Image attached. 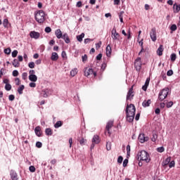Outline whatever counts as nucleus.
Segmentation results:
<instances>
[{
  "mask_svg": "<svg viewBox=\"0 0 180 180\" xmlns=\"http://www.w3.org/2000/svg\"><path fill=\"white\" fill-rule=\"evenodd\" d=\"M127 120L129 123H131L134 120V116L136 115V107L133 104H130L127 106L126 108Z\"/></svg>",
  "mask_w": 180,
  "mask_h": 180,
  "instance_id": "f257e3e1",
  "label": "nucleus"
},
{
  "mask_svg": "<svg viewBox=\"0 0 180 180\" xmlns=\"http://www.w3.org/2000/svg\"><path fill=\"white\" fill-rule=\"evenodd\" d=\"M138 160L141 161H145V162H150V155L146 150H141L137 154Z\"/></svg>",
  "mask_w": 180,
  "mask_h": 180,
  "instance_id": "f03ea898",
  "label": "nucleus"
},
{
  "mask_svg": "<svg viewBox=\"0 0 180 180\" xmlns=\"http://www.w3.org/2000/svg\"><path fill=\"white\" fill-rule=\"evenodd\" d=\"M35 20L38 23H44V20H46V13L42 10L37 11L34 14Z\"/></svg>",
  "mask_w": 180,
  "mask_h": 180,
  "instance_id": "7ed1b4c3",
  "label": "nucleus"
},
{
  "mask_svg": "<svg viewBox=\"0 0 180 180\" xmlns=\"http://www.w3.org/2000/svg\"><path fill=\"white\" fill-rule=\"evenodd\" d=\"M168 94H169V89L168 87H166L163 89H162L158 96V99L160 101V102H162L164 99H167V96H168Z\"/></svg>",
  "mask_w": 180,
  "mask_h": 180,
  "instance_id": "20e7f679",
  "label": "nucleus"
},
{
  "mask_svg": "<svg viewBox=\"0 0 180 180\" xmlns=\"http://www.w3.org/2000/svg\"><path fill=\"white\" fill-rule=\"evenodd\" d=\"M111 37L114 43L120 40V34L116 30V27H114L111 31Z\"/></svg>",
  "mask_w": 180,
  "mask_h": 180,
  "instance_id": "39448f33",
  "label": "nucleus"
},
{
  "mask_svg": "<svg viewBox=\"0 0 180 180\" xmlns=\"http://www.w3.org/2000/svg\"><path fill=\"white\" fill-rule=\"evenodd\" d=\"M142 65H143V63L141 62V58H136L134 63V67L136 71H140V70H141Z\"/></svg>",
  "mask_w": 180,
  "mask_h": 180,
  "instance_id": "423d86ee",
  "label": "nucleus"
},
{
  "mask_svg": "<svg viewBox=\"0 0 180 180\" xmlns=\"http://www.w3.org/2000/svg\"><path fill=\"white\" fill-rule=\"evenodd\" d=\"M150 36L152 41H157V31L155 30V27H153L151 29V31L150 32Z\"/></svg>",
  "mask_w": 180,
  "mask_h": 180,
  "instance_id": "0eeeda50",
  "label": "nucleus"
},
{
  "mask_svg": "<svg viewBox=\"0 0 180 180\" xmlns=\"http://www.w3.org/2000/svg\"><path fill=\"white\" fill-rule=\"evenodd\" d=\"M139 141L140 143H145V141H148V137L144 136V134H140L139 136Z\"/></svg>",
  "mask_w": 180,
  "mask_h": 180,
  "instance_id": "6e6552de",
  "label": "nucleus"
},
{
  "mask_svg": "<svg viewBox=\"0 0 180 180\" xmlns=\"http://www.w3.org/2000/svg\"><path fill=\"white\" fill-rule=\"evenodd\" d=\"M30 36L32 39H35L36 40L40 37V33L36 32V31H32L30 33Z\"/></svg>",
  "mask_w": 180,
  "mask_h": 180,
  "instance_id": "1a4fd4ad",
  "label": "nucleus"
},
{
  "mask_svg": "<svg viewBox=\"0 0 180 180\" xmlns=\"http://www.w3.org/2000/svg\"><path fill=\"white\" fill-rule=\"evenodd\" d=\"M92 74H94V70H92V68H86L84 69L85 77H89V75H92Z\"/></svg>",
  "mask_w": 180,
  "mask_h": 180,
  "instance_id": "9d476101",
  "label": "nucleus"
},
{
  "mask_svg": "<svg viewBox=\"0 0 180 180\" xmlns=\"http://www.w3.org/2000/svg\"><path fill=\"white\" fill-rule=\"evenodd\" d=\"M134 96V94H133V86L129 89L127 95V101H129V99H131Z\"/></svg>",
  "mask_w": 180,
  "mask_h": 180,
  "instance_id": "9b49d317",
  "label": "nucleus"
},
{
  "mask_svg": "<svg viewBox=\"0 0 180 180\" xmlns=\"http://www.w3.org/2000/svg\"><path fill=\"white\" fill-rule=\"evenodd\" d=\"M113 127V121H110L107 123L106 130L108 131V134L110 135V129Z\"/></svg>",
  "mask_w": 180,
  "mask_h": 180,
  "instance_id": "f8f14e48",
  "label": "nucleus"
},
{
  "mask_svg": "<svg viewBox=\"0 0 180 180\" xmlns=\"http://www.w3.org/2000/svg\"><path fill=\"white\" fill-rule=\"evenodd\" d=\"M34 133L37 137H41V129L40 128L39 126L37 127L34 129Z\"/></svg>",
  "mask_w": 180,
  "mask_h": 180,
  "instance_id": "ddd939ff",
  "label": "nucleus"
},
{
  "mask_svg": "<svg viewBox=\"0 0 180 180\" xmlns=\"http://www.w3.org/2000/svg\"><path fill=\"white\" fill-rule=\"evenodd\" d=\"M151 105V100H144L142 103L143 108H148Z\"/></svg>",
  "mask_w": 180,
  "mask_h": 180,
  "instance_id": "4468645a",
  "label": "nucleus"
},
{
  "mask_svg": "<svg viewBox=\"0 0 180 180\" xmlns=\"http://www.w3.org/2000/svg\"><path fill=\"white\" fill-rule=\"evenodd\" d=\"M92 143L94 144H99L101 143V139H99V136L94 135L92 139Z\"/></svg>",
  "mask_w": 180,
  "mask_h": 180,
  "instance_id": "2eb2a0df",
  "label": "nucleus"
},
{
  "mask_svg": "<svg viewBox=\"0 0 180 180\" xmlns=\"http://www.w3.org/2000/svg\"><path fill=\"white\" fill-rule=\"evenodd\" d=\"M10 175H11V178L12 180H18L19 179L18 178V173L15 172V171H11Z\"/></svg>",
  "mask_w": 180,
  "mask_h": 180,
  "instance_id": "dca6fc26",
  "label": "nucleus"
},
{
  "mask_svg": "<svg viewBox=\"0 0 180 180\" xmlns=\"http://www.w3.org/2000/svg\"><path fill=\"white\" fill-rule=\"evenodd\" d=\"M55 34L57 37V39H61L63 37V32H61V30L58 29L55 31Z\"/></svg>",
  "mask_w": 180,
  "mask_h": 180,
  "instance_id": "f3484780",
  "label": "nucleus"
},
{
  "mask_svg": "<svg viewBox=\"0 0 180 180\" xmlns=\"http://www.w3.org/2000/svg\"><path fill=\"white\" fill-rule=\"evenodd\" d=\"M28 78L31 82H36L37 81V76L36 75H30Z\"/></svg>",
  "mask_w": 180,
  "mask_h": 180,
  "instance_id": "a211bd4d",
  "label": "nucleus"
},
{
  "mask_svg": "<svg viewBox=\"0 0 180 180\" xmlns=\"http://www.w3.org/2000/svg\"><path fill=\"white\" fill-rule=\"evenodd\" d=\"M51 60L52 61H57L58 60V53H57L56 52L52 53Z\"/></svg>",
  "mask_w": 180,
  "mask_h": 180,
  "instance_id": "6ab92c4d",
  "label": "nucleus"
},
{
  "mask_svg": "<svg viewBox=\"0 0 180 180\" xmlns=\"http://www.w3.org/2000/svg\"><path fill=\"white\" fill-rule=\"evenodd\" d=\"M111 54H112V47H110V45H108L106 47V56L107 57H110Z\"/></svg>",
  "mask_w": 180,
  "mask_h": 180,
  "instance_id": "aec40b11",
  "label": "nucleus"
},
{
  "mask_svg": "<svg viewBox=\"0 0 180 180\" xmlns=\"http://www.w3.org/2000/svg\"><path fill=\"white\" fill-rule=\"evenodd\" d=\"M61 39L65 40V43H67V44H68V43H70V38L68 37V33H65L63 35H62Z\"/></svg>",
  "mask_w": 180,
  "mask_h": 180,
  "instance_id": "412c9836",
  "label": "nucleus"
},
{
  "mask_svg": "<svg viewBox=\"0 0 180 180\" xmlns=\"http://www.w3.org/2000/svg\"><path fill=\"white\" fill-rule=\"evenodd\" d=\"M173 10L174 13H178V12L180 11V5L174 4L173 6Z\"/></svg>",
  "mask_w": 180,
  "mask_h": 180,
  "instance_id": "4be33fe9",
  "label": "nucleus"
},
{
  "mask_svg": "<svg viewBox=\"0 0 180 180\" xmlns=\"http://www.w3.org/2000/svg\"><path fill=\"white\" fill-rule=\"evenodd\" d=\"M162 51H164V48H163L162 45H160L159 48L157 50L158 56H162Z\"/></svg>",
  "mask_w": 180,
  "mask_h": 180,
  "instance_id": "5701e85b",
  "label": "nucleus"
},
{
  "mask_svg": "<svg viewBox=\"0 0 180 180\" xmlns=\"http://www.w3.org/2000/svg\"><path fill=\"white\" fill-rule=\"evenodd\" d=\"M169 162H171V158H166L165 160H164L162 163V165H163V167H165V165H168V164H169Z\"/></svg>",
  "mask_w": 180,
  "mask_h": 180,
  "instance_id": "b1692460",
  "label": "nucleus"
},
{
  "mask_svg": "<svg viewBox=\"0 0 180 180\" xmlns=\"http://www.w3.org/2000/svg\"><path fill=\"white\" fill-rule=\"evenodd\" d=\"M84 37H85V34L82 33L80 35H77L76 38L78 41L81 42L82 41V39H84Z\"/></svg>",
  "mask_w": 180,
  "mask_h": 180,
  "instance_id": "393cba45",
  "label": "nucleus"
},
{
  "mask_svg": "<svg viewBox=\"0 0 180 180\" xmlns=\"http://www.w3.org/2000/svg\"><path fill=\"white\" fill-rule=\"evenodd\" d=\"M76 74H78V69L74 68L70 71L71 77H75Z\"/></svg>",
  "mask_w": 180,
  "mask_h": 180,
  "instance_id": "a878e982",
  "label": "nucleus"
},
{
  "mask_svg": "<svg viewBox=\"0 0 180 180\" xmlns=\"http://www.w3.org/2000/svg\"><path fill=\"white\" fill-rule=\"evenodd\" d=\"M23 89H25V85L23 84L20 86V87L18 89V92L20 95H22L23 94Z\"/></svg>",
  "mask_w": 180,
  "mask_h": 180,
  "instance_id": "bb28decb",
  "label": "nucleus"
},
{
  "mask_svg": "<svg viewBox=\"0 0 180 180\" xmlns=\"http://www.w3.org/2000/svg\"><path fill=\"white\" fill-rule=\"evenodd\" d=\"M8 25H9V21L8 20L7 18H5L3 21V26L4 27H5L6 29H8Z\"/></svg>",
  "mask_w": 180,
  "mask_h": 180,
  "instance_id": "cd10ccee",
  "label": "nucleus"
},
{
  "mask_svg": "<svg viewBox=\"0 0 180 180\" xmlns=\"http://www.w3.org/2000/svg\"><path fill=\"white\" fill-rule=\"evenodd\" d=\"M45 133L46 136H51L53 134V131L50 128H47L45 129Z\"/></svg>",
  "mask_w": 180,
  "mask_h": 180,
  "instance_id": "c85d7f7f",
  "label": "nucleus"
},
{
  "mask_svg": "<svg viewBox=\"0 0 180 180\" xmlns=\"http://www.w3.org/2000/svg\"><path fill=\"white\" fill-rule=\"evenodd\" d=\"M63 126V122L61 121H57L54 124L55 129H58V127H61Z\"/></svg>",
  "mask_w": 180,
  "mask_h": 180,
  "instance_id": "c756f323",
  "label": "nucleus"
},
{
  "mask_svg": "<svg viewBox=\"0 0 180 180\" xmlns=\"http://www.w3.org/2000/svg\"><path fill=\"white\" fill-rule=\"evenodd\" d=\"M13 65L15 68L19 67V65H20L19 61H18L16 59H14L13 61Z\"/></svg>",
  "mask_w": 180,
  "mask_h": 180,
  "instance_id": "7c9ffc66",
  "label": "nucleus"
},
{
  "mask_svg": "<svg viewBox=\"0 0 180 180\" xmlns=\"http://www.w3.org/2000/svg\"><path fill=\"white\" fill-rule=\"evenodd\" d=\"M157 139H158V135H157V134L155 133H153V137L151 138V140L155 142L157 141Z\"/></svg>",
  "mask_w": 180,
  "mask_h": 180,
  "instance_id": "2f4dec72",
  "label": "nucleus"
},
{
  "mask_svg": "<svg viewBox=\"0 0 180 180\" xmlns=\"http://www.w3.org/2000/svg\"><path fill=\"white\" fill-rule=\"evenodd\" d=\"M156 150H157L158 153H164V151H165V148H164L163 146L157 148Z\"/></svg>",
  "mask_w": 180,
  "mask_h": 180,
  "instance_id": "473e14b6",
  "label": "nucleus"
},
{
  "mask_svg": "<svg viewBox=\"0 0 180 180\" xmlns=\"http://www.w3.org/2000/svg\"><path fill=\"white\" fill-rule=\"evenodd\" d=\"M91 41H94V39L87 38L84 40V44H88V43H91Z\"/></svg>",
  "mask_w": 180,
  "mask_h": 180,
  "instance_id": "72a5a7b5",
  "label": "nucleus"
},
{
  "mask_svg": "<svg viewBox=\"0 0 180 180\" xmlns=\"http://www.w3.org/2000/svg\"><path fill=\"white\" fill-rule=\"evenodd\" d=\"M5 89L6 91H11V89H12V85H11L10 84H6Z\"/></svg>",
  "mask_w": 180,
  "mask_h": 180,
  "instance_id": "f704fd0d",
  "label": "nucleus"
},
{
  "mask_svg": "<svg viewBox=\"0 0 180 180\" xmlns=\"http://www.w3.org/2000/svg\"><path fill=\"white\" fill-rule=\"evenodd\" d=\"M176 60V54L172 53L171 54V61H175Z\"/></svg>",
  "mask_w": 180,
  "mask_h": 180,
  "instance_id": "c9c22d12",
  "label": "nucleus"
},
{
  "mask_svg": "<svg viewBox=\"0 0 180 180\" xmlns=\"http://www.w3.org/2000/svg\"><path fill=\"white\" fill-rule=\"evenodd\" d=\"M101 46H102V41H100L97 44H96V50H99V49H101Z\"/></svg>",
  "mask_w": 180,
  "mask_h": 180,
  "instance_id": "e433bc0d",
  "label": "nucleus"
},
{
  "mask_svg": "<svg viewBox=\"0 0 180 180\" xmlns=\"http://www.w3.org/2000/svg\"><path fill=\"white\" fill-rule=\"evenodd\" d=\"M174 105V102L172 101H169L166 104L167 108H172V106Z\"/></svg>",
  "mask_w": 180,
  "mask_h": 180,
  "instance_id": "4c0bfd02",
  "label": "nucleus"
},
{
  "mask_svg": "<svg viewBox=\"0 0 180 180\" xmlns=\"http://www.w3.org/2000/svg\"><path fill=\"white\" fill-rule=\"evenodd\" d=\"M42 146H43V143H41V142L37 141L36 143V147H37V148H41Z\"/></svg>",
  "mask_w": 180,
  "mask_h": 180,
  "instance_id": "58836bf2",
  "label": "nucleus"
},
{
  "mask_svg": "<svg viewBox=\"0 0 180 180\" xmlns=\"http://www.w3.org/2000/svg\"><path fill=\"white\" fill-rule=\"evenodd\" d=\"M18 51L15 50L12 52L11 56L13 58H15V57H16L18 56Z\"/></svg>",
  "mask_w": 180,
  "mask_h": 180,
  "instance_id": "ea45409f",
  "label": "nucleus"
},
{
  "mask_svg": "<svg viewBox=\"0 0 180 180\" xmlns=\"http://www.w3.org/2000/svg\"><path fill=\"white\" fill-rule=\"evenodd\" d=\"M173 75H174V71H172V70H169L167 72V77H171Z\"/></svg>",
  "mask_w": 180,
  "mask_h": 180,
  "instance_id": "a19ab883",
  "label": "nucleus"
},
{
  "mask_svg": "<svg viewBox=\"0 0 180 180\" xmlns=\"http://www.w3.org/2000/svg\"><path fill=\"white\" fill-rule=\"evenodd\" d=\"M86 141V140H85L84 138H82L80 141H79V144L80 146H85V142Z\"/></svg>",
  "mask_w": 180,
  "mask_h": 180,
  "instance_id": "79ce46f5",
  "label": "nucleus"
},
{
  "mask_svg": "<svg viewBox=\"0 0 180 180\" xmlns=\"http://www.w3.org/2000/svg\"><path fill=\"white\" fill-rule=\"evenodd\" d=\"M169 168H172L173 167H175V161L172 160L169 163Z\"/></svg>",
  "mask_w": 180,
  "mask_h": 180,
  "instance_id": "37998d69",
  "label": "nucleus"
},
{
  "mask_svg": "<svg viewBox=\"0 0 180 180\" xmlns=\"http://www.w3.org/2000/svg\"><path fill=\"white\" fill-rule=\"evenodd\" d=\"M117 162L118 164H122V162H123V157L119 156L117 158Z\"/></svg>",
  "mask_w": 180,
  "mask_h": 180,
  "instance_id": "c03bdc74",
  "label": "nucleus"
},
{
  "mask_svg": "<svg viewBox=\"0 0 180 180\" xmlns=\"http://www.w3.org/2000/svg\"><path fill=\"white\" fill-rule=\"evenodd\" d=\"M82 60L83 63L86 61V60H88V56H86V54H84V56H82Z\"/></svg>",
  "mask_w": 180,
  "mask_h": 180,
  "instance_id": "a18cd8bd",
  "label": "nucleus"
},
{
  "mask_svg": "<svg viewBox=\"0 0 180 180\" xmlns=\"http://www.w3.org/2000/svg\"><path fill=\"white\" fill-rule=\"evenodd\" d=\"M22 79H27V72H23L22 74Z\"/></svg>",
  "mask_w": 180,
  "mask_h": 180,
  "instance_id": "49530a36",
  "label": "nucleus"
},
{
  "mask_svg": "<svg viewBox=\"0 0 180 180\" xmlns=\"http://www.w3.org/2000/svg\"><path fill=\"white\" fill-rule=\"evenodd\" d=\"M43 92H44L43 97L47 98L49 96V94H48L49 91L47 90H44V91H43Z\"/></svg>",
  "mask_w": 180,
  "mask_h": 180,
  "instance_id": "de8ad7c7",
  "label": "nucleus"
},
{
  "mask_svg": "<svg viewBox=\"0 0 180 180\" xmlns=\"http://www.w3.org/2000/svg\"><path fill=\"white\" fill-rule=\"evenodd\" d=\"M170 30L172 32H175V30H176V25H172L170 27Z\"/></svg>",
  "mask_w": 180,
  "mask_h": 180,
  "instance_id": "09e8293b",
  "label": "nucleus"
},
{
  "mask_svg": "<svg viewBox=\"0 0 180 180\" xmlns=\"http://www.w3.org/2000/svg\"><path fill=\"white\" fill-rule=\"evenodd\" d=\"M28 67H29V68H34V62H30L28 64Z\"/></svg>",
  "mask_w": 180,
  "mask_h": 180,
  "instance_id": "8fccbe9b",
  "label": "nucleus"
},
{
  "mask_svg": "<svg viewBox=\"0 0 180 180\" xmlns=\"http://www.w3.org/2000/svg\"><path fill=\"white\" fill-rule=\"evenodd\" d=\"M19 75V72L18 70L13 71V77H18Z\"/></svg>",
  "mask_w": 180,
  "mask_h": 180,
  "instance_id": "3c124183",
  "label": "nucleus"
},
{
  "mask_svg": "<svg viewBox=\"0 0 180 180\" xmlns=\"http://www.w3.org/2000/svg\"><path fill=\"white\" fill-rule=\"evenodd\" d=\"M127 164H129V160L127 159H125L124 161H123V167H127Z\"/></svg>",
  "mask_w": 180,
  "mask_h": 180,
  "instance_id": "603ef678",
  "label": "nucleus"
},
{
  "mask_svg": "<svg viewBox=\"0 0 180 180\" xmlns=\"http://www.w3.org/2000/svg\"><path fill=\"white\" fill-rule=\"evenodd\" d=\"M4 53H5V54H11V49L7 48V49H4Z\"/></svg>",
  "mask_w": 180,
  "mask_h": 180,
  "instance_id": "864d4df0",
  "label": "nucleus"
},
{
  "mask_svg": "<svg viewBox=\"0 0 180 180\" xmlns=\"http://www.w3.org/2000/svg\"><path fill=\"white\" fill-rule=\"evenodd\" d=\"M127 155H130V145L127 146Z\"/></svg>",
  "mask_w": 180,
  "mask_h": 180,
  "instance_id": "5fc2aeb1",
  "label": "nucleus"
},
{
  "mask_svg": "<svg viewBox=\"0 0 180 180\" xmlns=\"http://www.w3.org/2000/svg\"><path fill=\"white\" fill-rule=\"evenodd\" d=\"M8 99L9 101H15V96L13 94H11L9 96H8Z\"/></svg>",
  "mask_w": 180,
  "mask_h": 180,
  "instance_id": "6e6d98bb",
  "label": "nucleus"
},
{
  "mask_svg": "<svg viewBox=\"0 0 180 180\" xmlns=\"http://www.w3.org/2000/svg\"><path fill=\"white\" fill-rule=\"evenodd\" d=\"M45 32H46V33H50V32H51V27H46L45 28Z\"/></svg>",
  "mask_w": 180,
  "mask_h": 180,
  "instance_id": "4d7b16f0",
  "label": "nucleus"
},
{
  "mask_svg": "<svg viewBox=\"0 0 180 180\" xmlns=\"http://www.w3.org/2000/svg\"><path fill=\"white\" fill-rule=\"evenodd\" d=\"M106 67H107L106 63H103L101 65V70H102L103 71H105V70L106 69Z\"/></svg>",
  "mask_w": 180,
  "mask_h": 180,
  "instance_id": "13d9d810",
  "label": "nucleus"
},
{
  "mask_svg": "<svg viewBox=\"0 0 180 180\" xmlns=\"http://www.w3.org/2000/svg\"><path fill=\"white\" fill-rule=\"evenodd\" d=\"M35 82H32L30 83V88H36V83H34Z\"/></svg>",
  "mask_w": 180,
  "mask_h": 180,
  "instance_id": "bf43d9fd",
  "label": "nucleus"
},
{
  "mask_svg": "<svg viewBox=\"0 0 180 180\" xmlns=\"http://www.w3.org/2000/svg\"><path fill=\"white\" fill-rule=\"evenodd\" d=\"M29 169H30V172H34V171H36V168L34 167V166H30L29 167Z\"/></svg>",
  "mask_w": 180,
  "mask_h": 180,
  "instance_id": "052dcab7",
  "label": "nucleus"
},
{
  "mask_svg": "<svg viewBox=\"0 0 180 180\" xmlns=\"http://www.w3.org/2000/svg\"><path fill=\"white\" fill-rule=\"evenodd\" d=\"M15 85H20V79H19V78H15Z\"/></svg>",
  "mask_w": 180,
  "mask_h": 180,
  "instance_id": "680f3d73",
  "label": "nucleus"
},
{
  "mask_svg": "<svg viewBox=\"0 0 180 180\" xmlns=\"http://www.w3.org/2000/svg\"><path fill=\"white\" fill-rule=\"evenodd\" d=\"M123 13L121 12L120 14L119 15L120 20L121 23H123Z\"/></svg>",
  "mask_w": 180,
  "mask_h": 180,
  "instance_id": "e2e57ef3",
  "label": "nucleus"
},
{
  "mask_svg": "<svg viewBox=\"0 0 180 180\" xmlns=\"http://www.w3.org/2000/svg\"><path fill=\"white\" fill-rule=\"evenodd\" d=\"M61 56L63 58H67V53H65V51H62L61 53Z\"/></svg>",
  "mask_w": 180,
  "mask_h": 180,
  "instance_id": "0e129e2a",
  "label": "nucleus"
},
{
  "mask_svg": "<svg viewBox=\"0 0 180 180\" xmlns=\"http://www.w3.org/2000/svg\"><path fill=\"white\" fill-rule=\"evenodd\" d=\"M96 60H102V53H99V54L96 56Z\"/></svg>",
  "mask_w": 180,
  "mask_h": 180,
  "instance_id": "69168bd1",
  "label": "nucleus"
},
{
  "mask_svg": "<svg viewBox=\"0 0 180 180\" xmlns=\"http://www.w3.org/2000/svg\"><path fill=\"white\" fill-rule=\"evenodd\" d=\"M4 84H5L6 85L9 84V79H4L3 81Z\"/></svg>",
  "mask_w": 180,
  "mask_h": 180,
  "instance_id": "338daca9",
  "label": "nucleus"
},
{
  "mask_svg": "<svg viewBox=\"0 0 180 180\" xmlns=\"http://www.w3.org/2000/svg\"><path fill=\"white\" fill-rule=\"evenodd\" d=\"M70 148L72 147V138L69 139Z\"/></svg>",
  "mask_w": 180,
  "mask_h": 180,
  "instance_id": "774afa93",
  "label": "nucleus"
}]
</instances>
